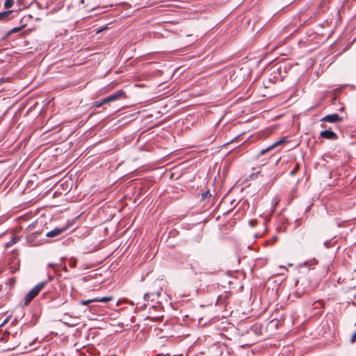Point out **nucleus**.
Instances as JSON below:
<instances>
[{"label": "nucleus", "mask_w": 356, "mask_h": 356, "mask_svg": "<svg viewBox=\"0 0 356 356\" xmlns=\"http://www.w3.org/2000/svg\"><path fill=\"white\" fill-rule=\"evenodd\" d=\"M331 240H327L324 242L323 245L326 248H329L330 247Z\"/></svg>", "instance_id": "23"}, {"label": "nucleus", "mask_w": 356, "mask_h": 356, "mask_svg": "<svg viewBox=\"0 0 356 356\" xmlns=\"http://www.w3.org/2000/svg\"><path fill=\"white\" fill-rule=\"evenodd\" d=\"M161 309V307L159 305H152L149 308V314L150 315H152L151 316H149V318H152V319H154L155 321H159L161 320V318H163V316L162 315H159V316H154V312H156V311H159Z\"/></svg>", "instance_id": "8"}, {"label": "nucleus", "mask_w": 356, "mask_h": 356, "mask_svg": "<svg viewBox=\"0 0 356 356\" xmlns=\"http://www.w3.org/2000/svg\"><path fill=\"white\" fill-rule=\"evenodd\" d=\"M279 202H280V200L277 197H275L273 198L272 202H271L272 205H273L272 212L275 211V207L277 205V204L279 203Z\"/></svg>", "instance_id": "13"}, {"label": "nucleus", "mask_w": 356, "mask_h": 356, "mask_svg": "<svg viewBox=\"0 0 356 356\" xmlns=\"http://www.w3.org/2000/svg\"><path fill=\"white\" fill-rule=\"evenodd\" d=\"M211 197V194L210 193V191L209 190H207L206 192L202 193L201 194L200 201L204 203L208 202Z\"/></svg>", "instance_id": "9"}, {"label": "nucleus", "mask_w": 356, "mask_h": 356, "mask_svg": "<svg viewBox=\"0 0 356 356\" xmlns=\"http://www.w3.org/2000/svg\"><path fill=\"white\" fill-rule=\"evenodd\" d=\"M286 141L285 138H280V140H278L277 141L273 143V144L270 145V147L274 149L276 147H277L278 145L284 143V142Z\"/></svg>", "instance_id": "12"}, {"label": "nucleus", "mask_w": 356, "mask_h": 356, "mask_svg": "<svg viewBox=\"0 0 356 356\" xmlns=\"http://www.w3.org/2000/svg\"><path fill=\"white\" fill-rule=\"evenodd\" d=\"M24 26H25V25H22V26H17V27H14L13 29H12L11 30L9 31L8 34L17 33V32L21 31Z\"/></svg>", "instance_id": "14"}, {"label": "nucleus", "mask_w": 356, "mask_h": 356, "mask_svg": "<svg viewBox=\"0 0 356 356\" xmlns=\"http://www.w3.org/2000/svg\"><path fill=\"white\" fill-rule=\"evenodd\" d=\"M13 10H7L0 13V21L7 20L9 16L12 14Z\"/></svg>", "instance_id": "10"}, {"label": "nucleus", "mask_w": 356, "mask_h": 356, "mask_svg": "<svg viewBox=\"0 0 356 356\" xmlns=\"http://www.w3.org/2000/svg\"><path fill=\"white\" fill-rule=\"evenodd\" d=\"M103 106L102 102L101 101H96L93 103V106L95 108H99L100 106Z\"/></svg>", "instance_id": "21"}, {"label": "nucleus", "mask_w": 356, "mask_h": 356, "mask_svg": "<svg viewBox=\"0 0 356 356\" xmlns=\"http://www.w3.org/2000/svg\"><path fill=\"white\" fill-rule=\"evenodd\" d=\"M108 29V27H107V26H102V27H99V28L97 30L96 33H100V32H102V31H104V30H106V29Z\"/></svg>", "instance_id": "24"}, {"label": "nucleus", "mask_w": 356, "mask_h": 356, "mask_svg": "<svg viewBox=\"0 0 356 356\" xmlns=\"http://www.w3.org/2000/svg\"><path fill=\"white\" fill-rule=\"evenodd\" d=\"M276 239H277V236H274L272 238V240H273V241H276Z\"/></svg>", "instance_id": "30"}, {"label": "nucleus", "mask_w": 356, "mask_h": 356, "mask_svg": "<svg viewBox=\"0 0 356 356\" xmlns=\"http://www.w3.org/2000/svg\"><path fill=\"white\" fill-rule=\"evenodd\" d=\"M286 141L285 138H280V140H278L277 141L273 143V144L270 145V147L274 149L276 147H277L278 145L284 143V142Z\"/></svg>", "instance_id": "11"}, {"label": "nucleus", "mask_w": 356, "mask_h": 356, "mask_svg": "<svg viewBox=\"0 0 356 356\" xmlns=\"http://www.w3.org/2000/svg\"><path fill=\"white\" fill-rule=\"evenodd\" d=\"M190 268L195 275L207 273L208 269L205 267L204 263L198 260H193L190 263Z\"/></svg>", "instance_id": "2"}, {"label": "nucleus", "mask_w": 356, "mask_h": 356, "mask_svg": "<svg viewBox=\"0 0 356 356\" xmlns=\"http://www.w3.org/2000/svg\"><path fill=\"white\" fill-rule=\"evenodd\" d=\"M13 241L7 243V244H6V247H10V245H13Z\"/></svg>", "instance_id": "28"}, {"label": "nucleus", "mask_w": 356, "mask_h": 356, "mask_svg": "<svg viewBox=\"0 0 356 356\" xmlns=\"http://www.w3.org/2000/svg\"><path fill=\"white\" fill-rule=\"evenodd\" d=\"M146 307H147V305L145 303H143V302H138L136 305V309H141V310L144 309Z\"/></svg>", "instance_id": "19"}, {"label": "nucleus", "mask_w": 356, "mask_h": 356, "mask_svg": "<svg viewBox=\"0 0 356 356\" xmlns=\"http://www.w3.org/2000/svg\"><path fill=\"white\" fill-rule=\"evenodd\" d=\"M77 259L74 258H71L69 261V266L70 268H73L76 266Z\"/></svg>", "instance_id": "15"}, {"label": "nucleus", "mask_w": 356, "mask_h": 356, "mask_svg": "<svg viewBox=\"0 0 356 356\" xmlns=\"http://www.w3.org/2000/svg\"><path fill=\"white\" fill-rule=\"evenodd\" d=\"M63 270L66 271L67 270V268L65 266H64Z\"/></svg>", "instance_id": "34"}, {"label": "nucleus", "mask_w": 356, "mask_h": 356, "mask_svg": "<svg viewBox=\"0 0 356 356\" xmlns=\"http://www.w3.org/2000/svg\"><path fill=\"white\" fill-rule=\"evenodd\" d=\"M160 296H161V292H160V291H158V292L156 293V296H157V297H159Z\"/></svg>", "instance_id": "31"}, {"label": "nucleus", "mask_w": 356, "mask_h": 356, "mask_svg": "<svg viewBox=\"0 0 356 356\" xmlns=\"http://www.w3.org/2000/svg\"><path fill=\"white\" fill-rule=\"evenodd\" d=\"M112 299H113V297H111V296H105V297H102V298H92V299L81 300L80 302V304L81 305H89L90 303H92V302H107L111 300Z\"/></svg>", "instance_id": "4"}, {"label": "nucleus", "mask_w": 356, "mask_h": 356, "mask_svg": "<svg viewBox=\"0 0 356 356\" xmlns=\"http://www.w3.org/2000/svg\"><path fill=\"white\" fill-rule=\"evenodd\" d=\"M102 102L103 105H105V104H109L110 102H111V99L109 98L108 95L106 97L102 99Z\"/></svg>", "instance_id": "20"}, {"label": "nucleus", "mask_w": 356, "mask_h": 356, "mask_svg": "<svg viewBox=\"0 0 356 356\" xmlns=\"http://www.w3.org/2000/svg\"><path fill=\"white\" fill-rule=\"evenodd\" d=\"M343 118L339 116V115L337 113L329 114L321 119V122H326L330 123H337L341 122Z\"/></svg>", "instance_id": "3"}, {"label": "nucleus", "mask_w": 356, "mask_h": 356, "mask_svg": "<svg viewBox=\"0 0 356 356\" xmlns=\"http://www.w3.org/2000/svg\"><path fill=\"white\" fill-rule=\"evenodd\" d=\"M37 4H38L39 8H42L41 5L39 3H38Z\"/></svg>", "instance_id": "33"}, {"label": "nucleus", "mask_w": 356, "mask_h": 356, "mask_svg": "<svg viewBox=\"0 0 356 356\" xmlns=\"http://www.w3.org/2000/svg\"><path fill=\"white\" fill-rule=\"evenodd\" d=\"M83 3H84V0H80V1H79V3H80V4H83Z\"/></svg>", "instance_id": "32"}, {"label": "nucleus", "mask_w": 356, "mask_h": 356, "mask_svg": "<svg viewBox=\"0 0 356 356\" xmlns=\"http://www.w3.org/2000/svg\"><path fill=\"white\" fill-rule=\"evenodd\" d=\"M277 71L281 70L280 67L277 69Z\"/></svg>", "instance_id": "35"}, {"label": "nucleus", "mask_w": 356, "mask_h": 356, "mask_svg": "<svg viewBox=\"0 0 356 356\" xmlns=\"http://www.w3.org/2000/svg\"><path fill=\"white\" fill-rule=\"evenodd\" d=\"M68 228V226H64L62 227H56L54 229L48 232L46 234V236L48 238H54L60 236L64 232H65Z\"/></svg>", "instance_id": "5"}, {"label": "nucleus", "mask_w": 356, "mask_h": 356, "mask_svg": "<svg viewBox=\"0 0 356 356\" xmlns=\"http://www.w3.org/2000/svg\"><path fill=\"white\" fill-rule=\"evenodd\" d=\"M56 266V264H51V263H49L47 264L48 267L52 268L54 270H56V268H55Z\"/></svg>", "instance_id": "25"}, {"label": "nucleus", "mask_w": 356, "mask_h": 356, "mask_svg": "<svg viewBox=\"0 0 356 356\" xmlns=\"http://www.w3.org/2000/svg\"><path fill=\"white\" fill-rule=\"evenodd\" d=\"M320 137L325 139L334 140L338 139L337 134L332 131L330 129H325L320 132Z\"/></svg>", "instance_id": "6"}, {"label": "nucleus", "mask_w": 356, "mask_h": 356, "mask_svg": "<svg viewBox=\"0 0 356 356\" xmlns=\"http://www.w3.org/2000/svg\"><path fill=\"white\" fill-rule=\"evenodd\" d=\"M14 4L13 0H6L4 3V7L5 8H11Z\"/></svg>", "instance_id": "16"}, {"label": "nucleus", "mask_w": 356, "mask_h": 356, "mask_svg": "<svg viewBox=\"0 0 356 356\" xmlns=\"http://www.w3.org/2000/svg\"><path fill=\"white\" fill-rule=\"evenodd\" d=\"M300 168V164L298 163H296L295 165V168L289 172L290 175H294Z\"/></svg>", "instance_id": "17"}, {"label": "nucleus", "mask_w": 356, "mask_h": 356, "mask_svg": "<svg viewBox=\"0 0 356 356\" xmlns=\"http://www.w3.org/2000/svg\"><path fill=\"white\" fill-rule=\"evenodd\" d=\"M108 97L111 102H115L116 100L126 97V94L122 90H118L115 92L109 95Z\"/></svg>", "instance_id": "7"}, {"label": "nucleus", "mask_w": 356, "mask_h": 356, "mask_svg": "<svg viewBox=\"0 0 356 356\" xmlns=\"http://www.w3.org/2000/svg\"><path fill=\"white\" fill-rule=\"evenodd\" d=\"M272 149H273V148L270 147V145H269L266 148L261 149L259 152V155H263L265 153H266Z\"/></svg>", "instance_id": "18"}, {"label": "nucleus", "mask_w": 356, "mask_h": 356, "mask_svg": "<svg viewBox=\"0 0 356 356\" xmlns=\"http://www.w3.org/2000/svg\"><path fill=\"white\" fill-rule=\"evenodd\" d=\"M153 295H154L153 293H145L143 296L144 300L147 301L149 299L150 296H153Z\"/></svg>", "instance_id": "22"}, {"label": "nucleus", "mask_w": 356, "mask_h": 356, "mask_svg": "<svg viewBox=\"0 0 356 356\" xmlns=\"http://www.w3.org/2000/svg\"><path fill=\"white\" fill-rule=\"evenodd\" d=\"M64 303H65V301L61 300V301H60V302H59V304L57 305V307H59V306H60V305H63Z\"/></svg>", "instance_id": "29"}, {"label": "nucleus", "mask_w": 356, "mask_h": 356, "mask_svg": "<svg viewBox=\"0 0 356 356\" xmlns=\"http://www.w3.org/2000/svg\"><path fill=\"white\" fill-rule=\"evenodd\" d=\"M260 173H261V172H260V171H259V172H256L255 174H254V173H253L252 175H250V177L252 178V177H254V176H255V177H257Z\"/></svg>", "instance_id": "27"}, {"label": "nucleus", "mask_w": 356, "mask_h": 356, "mask_svg": "<svg viewBox=\"0 0 356 356\" xmlns=\"http://www.w3.org/2000/svg\"><path fill=\"white\" fill-rule=\"evenodd\" d=\"M352 341L353 342H356V332H355V334L353 335L352 337Z\"/></svg>", "instance_id": "26"}, {"label": "nucleus", "mask_w": 356, "mask_h": 356, "mask_svg": "<svg viewBox=\"0 0 356 356\" xmlns=\"http://www.w3.org/2000/svg\"><path fill=\"white\" fill-rule=\"evenodd\" d=\"M54 280V277L48 274L47 280L37 284L24 297V306H27L50 282Z\"/></svg>", "instance_id": "1"}]
</instances>
